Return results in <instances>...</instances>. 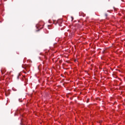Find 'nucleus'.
I'll use <instances>...</instances> for the list:
<instances>
[{"mask_svg":"<svg viewBox=\"0 0 125 125\" xmlns=\"http://www.w3.org/2000/svg\"><path fill=\"white\" fill-rule=\"evenodd\" d=\"M19 76H20V75H18V77H17L18 80H19Z\"/></svg>","mask_w":125,"mask_h":125,"instance_id":"nucleus-4","label":"nucleus"},{"mask_svg":"<svg viewBox=\"0 0 125 125\" xmlns=\"http://www.w3.org/2000/svg\"><path fill=\"white\" fill-rule=\"evenodd\" d=\"M71 18H72V20H73V19H74V18H73V17H72Z\"/></svg>","mask_w":125,"mask_h":125,"instance_id":"nucleus-5","label":"nucleus"},{"mask_svg":"<svg viewBox=\"0 0 125 125\" xmlns=\"http://www.w3.org/2000/svg\"><path fill=\"white\" fill-rule=\"evenodd\" d=\"M24 73H25V74H27V73H26L25 72H24Z\"/></svg>","mask_w":125,"mask_h":125,"instance_id":"nucleus-6","label":"nucleus"},{"mask_svg":"<svg viewBox=\"0 0 125 125\" xmlns=\"http://www.w3.org/2000/svg\"><path fill=\"white\" fill-rule=\"evenodd\" d=\"M19 101L20 102H22V100L19 99Z\"/></svg>","mask_w":125,"mask_h":125,"instance_id":"nucleus-3","label":"nucleus"},{"mask_svg":"<svg viewBox=\"0 0 125 125\" xmlns=\"http://www.w3.org/2000/svg\"><path fill=\"white\" fill-rule=\"evenodd\" d=\"M22 68H23L24 69H25V70H26V71H27V65H22Z\"/></svg>","mask_w":125,"mask_h":125,"instance_id":"nucleus-1","label":"nucleus"},{"mask_svg":"<svg viewBox=\"0 0 125 125\" xmlns=\"http://www.w3.org/2000/svg\"><path fill=\"white\" fill-rule=\"evenodd\" d=\"M108 16V14L107 13H105L104 14V17H105V19H107V17Z\"/></svg>","mask_w":125,"mask_h":125,"instance_id":"nucleus-2","label":"nucleus"}]
</instances>
